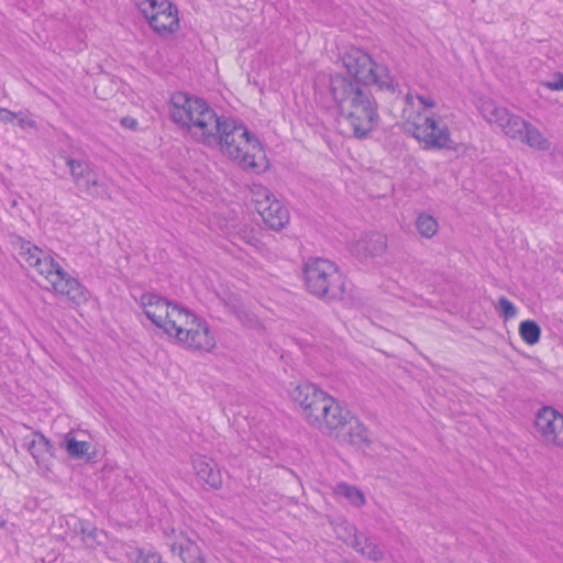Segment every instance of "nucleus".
Masks as SVG:
<instances>
[{
  "label": "nucleus",
  "mask_w": 563,
  "mask_h": 563,
  "mask_svg": "<svg viewBox=\"0 0 563 563\" xmlns=\"http://www.w3.org/2000/svg\"><path fill=\"white\" fill-rule=\"evenodd\" d=\"M343 408L335 401V399L324 391L319 395V398L313 402L311 409H308L303 416L306 420L323 433H327L329 428L338 426V417Z\"/></svg>",
  "instance_id": "f8f14e48"
},
{
  "label": "nucleus",
  "mask_w": 563,
  "mask_h": 563,
  "mask_svg": "<svg viewBox=\"0 0 563 563\" xmlns=\"http://www.w3.org/2000/svg\"><path fill=\"white\" fill-rule=\"evenodd\" d=\"M16 114H20V117H16L15 119H18V124L22 129L35 128L34 120H32L27 114L23 112H18Z\"/></svg>",
  "instance_id": "2f4dec72"
},
{
  "label": "nucleus",
  "mask_w": 563,
  "mask_h": 563,
  "mask_svg": "<svg viewBox=\"0 0 563 563\" xmlns=\"http://www.w3.org/2000/svg\"><path fill=\"white\" fill-rule=\"evenodd\" d=\"M137 563H161V556L154 551H141Z\"/></svg>",
  "instance_id": "c756f323"
},
{
  "label": "nucleus",
  "mask_w": 563,
  "mask_h": 563,
  "mask_svg": "<svg viewBox=\"0 0 563 563\" xmlns=\"http://www.w3.org/2000/svg\"><path fill=\"white\" fill-rule=\"evenodd\" d=\"M308 290L317 297L335 298L343 292L342 276L334 263L324 258H310L305 266Z\"/></svg>",
  "instance_id": "1a4fd4ad"
},
{
  "label": "nucleus",
  "mask_w": 563,
  "mask_h": 563,
  "mask_svg": "<svg viewBox=\"0 0 563 563\" xmlns=\"http://www.w3.org/2000/svg\"><path fill=\"white\" fill-rule=\"evenodd\" d=\"M139 302L147 319L183 347L203 353L216 347L217 339L208 322L189 309L154 292L143 294Z\"/></svg>",
  "instance_id": "f257e3e1"
},
{
  "label": "nucleus",
  "mask_w": 563,
  "mask_h": 563,
  "mask_svg": "<svg viewBox=\"0 0 563 563\" xmlns=\"http://www.w3.org/2000/svg\"><path fill=\"white\" fill-rule=\"evenodd\" d=\"M136 4L157 35L169 36L180 29L178 8L170 0H136Z\"/></svg>",
  "instance_id": "9d476101"
},
{
  "label": "nucleus",
  "mask_w": 563,
  "mask_h": 563,
  "mask_svg": "<svg viewBox=\"0 0 563 563\" xmlns=\"http://www.w3.org/2000/svg\"><path fill=\"white\" fill-rule=\"evenodd\" d=\"M534 430L543 444L563 448V415L553 407L544 406L537 411Z\"/></svg>",
  "instance_id": "9b49d317"
},
{
  "label": "nucleus",
  "mask_w": 563,
  "mask_h": 563,
  "mask_svg": "<svg viewBox=\"0 0 563 563\" xmlns=\"http://www.w3.org/2000/svg\"><path fill=\"white\" fill-rule=\"evenodd\" d=\"M18 257L21 262L34 267L53 287L55 292L66 296L75 305L88 300L87 289L76 278L69 276L51 256L31 242H20Z\"/></svg>",
  "instance_id": "39448f33"
},
{
  "label": "nucleus",
  "mask_w": 563,
  "mask_h": 563,
  "mask_svg": "<svg viewBox=\"0 0 563 563\" xmlns=\"http://www.w3.org/2000/svg\"><path fill=\"white\" fill-rule=\"evenodd\" d=\"M67 165L76 186L90 196H100L104 192V185L98 172L86 161L67 159Z\"/></svg>",
  "instance_id": "4468645a"
},
{
  "label": "nucleus",
  "mask_w": 563,
  "mask_h": 563,
  "mask_svg": "<svg viewBox=\"0 0 563 563\" xmlns=\"http://www.w3.org/2000/svg\"><path fill=\"white\" fill-rule=\"evenodd\" d=\"M387 246L386 235L379 232L362 233L351 245L353 255L361 260L382 255Z\"/></svg>",
  "instance_id": "2eb2a0df"
},
{
  "label": "nucleus",
  "mask_w": 563,
  "mask_h": 563,
  "mask_svg": "<svg viewBox=\"0 0 563 563\" xmlns=\"http://www.w3.org/2000/svg\"><path fill=\"white\" fill-rule=\"evenodd\" d=\"M121 124L125 128H129V129H135L136 125H137V122L135 119L133 118H130V117H125V118H122L121 120Z\"/></svg>",
  "instance_id": "72a5a7b5"
},
{
  "label": "nucleus",
  "mask_w": 563,
  "mask_h": 563,
  "mask_svg": "<svg viewBox=\"0 0 563 563\" xmlns=\"http://www.w3.org/2000/svg\"><path fill=\"white\" fill-rule=\"evenodd\" d=\"M416 229L421 236L430 239L437 234L439 224L434 217L422 212L416 219Z\"/></svg>",
  "instance_id": "b1692460"
},
{
  "label": "nucleus",
  "mask_w": 563,
  "mask_h": 563,
  "mask_svg": "<svg viewBox=\"0 0 563 563\" xmlns=\"http://www.w3.org/2000/svg\"><path fill=\"white\" fill-rule=\"evenodd\" d=\"M192 466L199 482L218 489L222 485V475L217 464L202 455L192 459Z\"/></svg>",
  "instance_id": "dca6fc26"
},
{
  "label": "nucleus",
  "mask_w": 563,
  "mask_h": 563,
  "mask_svg": "<svg viewBox=\"0 0 563 563\" xmlns=\"http://www.w3.org/2000/svg\"><path fill=\"white\" fill-rule=\"evenodd\" d=\"M332 490L338 501H345L351 507L361 508L366 503L364 493L358 487L349 483L340 482Z\"/></svg>",
  "instance_id": "aec40b11"
},
{
  "label": "nucleus",
  "mask_w": 563,
  "mask_h": 563,
  "mask_svg": "<svg viewBox=\"0 0 563 563\" xmlns=\"http://www.w3.org/2000/svg\"><path fill=\"white\" fill-rule=\"evenodd\" d=\"M26 448L37 464H41L45 460L51 449L48 440L40 433L34 434L27 440Z\"/></svg>",
  "instance_id": "5701e85b"
},
{
  "label": "nucleus",
  "mask_w": 563,
  "mask_h": 563,
  "mask_svg": "<svg viewBox=\"0 0 563 563\" xmlns=\"http://www.w3.org/2000/svg\"><path fill=\"white\" fill-rule=\"evenodd\" d=\"M540 85L552 91H563V74L555 73L550 79L541 81Z\"/></svg>",
  "instance_id": "c85d7f7f"
},
{
  "label": "nucleus",
  "mask_w": 563,
  "mask_h": 563,
  "mask_svg": "<svg viewBox=\"0 0 563 563\" xmlns=\"http://www.w3.org/2000/svg\"><path fill=\"white\" fill-rule=\"evenodd\" d=\"M347 73L356 79L354 84L375 85L382 90L394 92V80L385 67L374 63L372 57L357 47H350L342 57Z\"/></svg>",
  "instance_id": "0eeeda50"
},
{
  "label": "nucleus",
  "mask_w": 563,
  "mask_h": 563,
  "mask_svg": "<svg viewBox=\"0 0 563 563\" xmlns=\"http://www.w3.org/2000/svg\"><path fill=\"white\" fill-rule=\"evenodd\" d=\"M477 108L484 120L498 128L505 136L519 141L534 151L545 152L551 148V141L543 132L507 108L490 99H479Z\"/></svg>",
  "instance_id": "423d86ee"
},
{
  "label": "nucleus",
  "mask_w": 563,
  "mask_h": 563,
  "mask_svg": "<svg viewBox=\"0 0 563 563\" xmlns=\"http://www.w3.org/2000/svg\"><path fill=\"white\" fill-rule=\"evenodd\" d=\"M519 334L523 342L533 345L540 341L541 329L533 320H525L519 324Z\"/></svg>",
  "instance_id": "393cba45"
},
{
  "label": "nucleus",
  "mask_w": 563,
  "mask_h": 563,
  "mask_svg": "<svg viewBox=\"0 0 563 563\" xmlns=\"http://www.w3.org/2000/svg\"><path fill=\"white\" fill-rule=\"evenodd\" d=\"M407 124L412 130L413 137L426 150L451 148L453 141L444 119L434 112H417L408 114Z\"/></svg>",
  "instance_id": "6e6552de"
},
{
  "label": "nucleus",
  "mask_w": 563,
  "mask_h": 563,
  "mask_svg": "<svg viewBox=\"0 0 563 563\" xmlns=\"http://www.w3.org/2000/svg\"><path fill=\"white\" fill-rule=\"evenodd\" d=\"M406 108L404 109V115L407 119L408 114H411L410 109L417 108L418 112H429L437 106L435 100L431 96L427 95H412L407 93L405 97Z\"/></svg>",
  "instance_id": "4be33fe9"
},
{
  "label": "nucleus",
  "mask_w": 563,
  "mask_h": 563,
  "mask_svg": "<svg viewBox=\"0 0 563 563\" xmlns=\"http://www.w3.org/2000/svg\"><path fill=\"white\" fill-rule=\"evenodd\" d=\"M260 216L263 221L275 231L282 230L289 222L288 209L277 199H273L271 205L262 208Z\"/></svg>",
  "instance_id": "f3484780"
},
{
  "label": "nucleus",
  "mask_w": 563,
  "mask_h": 563,
  "mask_svg": "<svg viewBox=\"0 0 563 563\" xmlns=\"http://www.w3.org/2000/svg\"><path fill=\"white\" fill-rule=\"evenodd\" d=\"M353 547L362 552L364 555H366L367 558H369L371 560H374V561H377L382 558V553L380 551L377 549V547L375 545H368V551H366L365 549H358V543L355 542V544H353Z\"/></svg>",
  "instance_id": "7c9ffc66"
},
{
  "label": "nucleus",
  "mask_w": 563,
  "mask_h": 563,
  "mask_svg": "<svg viewBox=\"0 0 563 563\" xmlns=\"http://www.w3.org/2000/svg\"><path fill=\"white\" fill-rule=\"evenodd\" d=\"M18 112H12L5 108H0V120L4 123L12 122L16 117H20V114H16Z\"/></svg>",
  "instance_id": "473e14b6"
},
{
  "label": "nucleus",
  "mask_w": 563,
  "mask_h": 563,
  "mask_svg": "<svg viewBox=\"0 0 563 563\" xmlns=\"http://www.w3.org/2000/svg\"><path fill=\"white\" fill-rule=\"evenodd\" d=\"M336 419L338 426L329 428L328 434L334 435L342 443L358 448L368 443V431L356 417L343 409Z\"/></svg>",
  "instance_id": "ddd939ff"
},
{
  "label": "nucleus",
  "mask_w": 563,
  "mask_h": 563,
  "mask_svg": "<svg viewBox=\"0 0 563 563\" xmlns=\"http://www.w3.org/2000/svg\"><path fill=\"white\" fill-rule=\"evenodd\" d=\"M331 93L336 103L340 118L349 124L356 137L369 133L378 122L375 101L366 89L351 79L335 75L330 81Z\"/></svg>",
  "instance_id": "7ed1b4c3"
},
{
  "label": "nucleus",
  "mask_w": 563,
  "mask_h": 563,
  "mask_svg": "<svg viewBox=\"0 0 563 563\" xmlns=\"http://www.w3.org/2000/svg\"><path fill=\"white\" fill-rule=\"evenodd\" d=\"M497 309L505 319L515 318L518 311L516 306L506 297L499 298Z\"/></svg>",
  "instance_id": "cd10ccee"
},
{
  "label": "nucleus",
  "mask_w": 563,
  "mask_h": 563,
  "mask_svg": "<svg viewBox=\"0 0 563 563\" xmlns=\"http://www.w3.org/2000/svg\"><path fill=\"white\" fill-rule=\"evenodd\" d=\"M251 197L258 213L261 212L262 208L267 207V205H271L273 199H275L271 191L261 184L252 185Z\"/></svg>",
  "instance_id": "a878e982"
},
{
  "label": "nucleus",
  "mask_w": 563,
  "mask_h": 563,
  "mask_svg": "<svg viewBox=\"0 0 563 563\" xmlns=\"http://www.w3.org/2000/svg\"><path fill=\"white\" fill-rule=\"evenodd\" d=\"M168 113L172 121L195 141L206 146L216 143L214 132L218 131L222 115H218L206 100L184 92L173 93Z\"/></svg>",
  "instance_id": "20e7f679"
},
{
  "label": "nucleus",
  "mask_w": 563,
  "mask_h": 563,
  "mask_svg": "<svg viewBox=\"0 0 563 563\" xmlns=\"http://www.w3.org/2000/svg\"><path fill=\"white\" fill-rule=\"evenodd\" d=\"M68 456L76 460H91V444L87 441H79L70 433H67L60 443Z\"/></svg>",
  "instance_id": "412c9836"
},
{
  "label": "nucleus",
  "mask_w": 563,
  "mask_h": 563,
  "mask_svg": "<svg viewBox=\"0 0 563 563\" xmlns=\"http://www.w3.org/2000/svg\"><path fill=\"white\" fill-rule=\"evenodd\" d=\"M322 391L313 384L301 383L289 389V396L300 406L302 413H305L308 409H311V406Z\"/></svg>",
  "instance_id": "6ab92c4d"
},
{
  "label": "nucleus",
  "mask_w": 563,
  "mask_h": 563,
  "mask_svg": "<svg viewBox=\"0 0 563 563\" xmlns=\"http://www.w3.org/2000/svg\"><path fill=\"white\" fill-rule=\"evenodd\" d=\"M169 547L172 552L178 554L184 563H205L199 547L183 534L177 541L170 542Z\"/></svg>",
  "instance_id": "a211bd4d"
},
{
  "label": "nucleus",
  "mask_w": 563,
  "mask_h": 563,
  "mask_svg": "<svg viewBox=\"0 0 563 563\" xmlns=\"http://www.w3.org/2000/svg\"><path fill=\"white\" fill-rule=\"evenodd\" d=\"M217 130L214 132L217 141L209 143L208 147L219 148L223 155L244 169L263 172L268 168V161L260 140L244 123L222 115Z\"/></svg>",
  "instance_id": "f03ea898"
},
{
  "label": "nucleus",
  "mask_w": 563,
  "mask_h": 563,
  "mask_svg": "<svg viewBox=\"0 0 563 563\" xmlns=\"http://www.w3.org/2000/svg\"><path fill=\"white\" fill-rule=\"evenodd\" d=\"M234 239H240V240L244 241L246 244L255 246V247H258L261 244L257 233L252 229H247L246 227L241 228L235 233Z\"/></svg>",
  "instance_id": "bb28decb"
}]
</instances>
